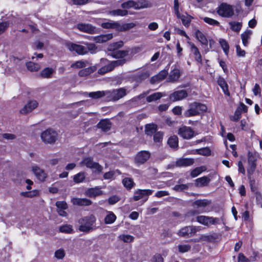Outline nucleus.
<instances>
[{
    "label": "nucleus",
    "mask_w": 262,
    "mask_h": 262,
    "mask_svg": "<svg viewBox=\"0 0 262 262\" xmlns=\"http://www.w3.org/2000/svg\"><path fill=\"white\" fill-rule=\"evenodd\" d=\"M96 219L93 215L81 218L78 220V230L83 232L89 233L95 229L94 224Z\"/></svg>",
    "instance_id": "1"
},
{
    "label": "nucleus",
    "mask_w": 262,
    "mask_h": 262,
    "mask_svg": "<svg viewBox=\"0 0 262 262\" xmlns=\"http://www.w3.org/2000/svg\"><path fill=\"white\" fill-rule=\"evenodd\" d=\"M135 26V24L133 23L121 25L118 22L113 21L103 23L101 24V27L103 28L114 29L118 31H126L133 28Z\"/></svg>",
    "instance_id": "2"
},
{
    "label": "nucleus",
    "mask_w": 262,
    "mask_h": 262,
    "mask_svg": "<svg viewBox=\"0 0 262 262\" xmlns=\"http://www.w3.org/2000/svg\"><path fill=\"white\" fill-rule=\"evenodd\" d=\"M207 110V107L205 104L193 102L189 104V108L184 112V115L185 117H190L205 112Z\"/></svg>",
    "instance_id": "3"
},
{
    "label": "nucleus",
    "mask_w": 262,
    "mask_h": 262,
    "mask_svg": "<svg viewBox=\"0 0 262 262\" xmlns=\"http://www.w3.org/2000/svg\"><path fill=\"white\" fill-rule=\"evenodd\" d=\"M216 12L222 17L229 18L234 15V9L231 5L222 3L216 8Z\"/></svg>",
    "instance_id": "4"
},
{
    "label": "nucleus",
    "mask_w": 262,
    "mask_h": 262,
    "mask_svg": "<svg viewBox=\"0 0 262 262\" xmlns=\"http://www.w3.org/2000/svg\"><path fill=\"white\" fill-rule=\"evenodd\" d=\"M57 132L52 129H48L43 132L40 135L42 141L46 144H53L57 139Z\"/></svg>",
    "instance_id": "5"
},
{
    "label": "nucleus",
    "mask_w": 262,
    "mask_h": 262,
    "mask_svg": "<svg viewBox=\"0 0 262 262\" xmlns=\"http://www.w3.org/2000/svg\"><path fill=\"white\" fill-rule=\"evenodd\" d=\"M126 95V90L124 88L106 91V97L110 100H118Z\"/></svg>",
    "instance_id": "6"
},
{
    "label": "nucleus",
    "mask_w": 262,
    "mask_h": 262,
    "mask_svg": "<svg viewBox=\"0 0 262 262\" xmlns=\"http://www.w3.org/2000/svg\"><path fill=\"white\" fill-rule=\"evenodd\" d=\"M201 227L189 226L182 228L178 232V234L182 237H191L200 231Z\"/></svg>",
    "instance_id": "7"
},
{
    "label": "nucleus",
    "mask_w": 262,
    "mask_h": 262,
    "mask_svg": "<svg viewBox=\"0 0 262 262\" xmlns=\"http://www.w3.org/2000/svg\"><path fill=\"white\" fill-rule=\"evenodd\" d=\"M125 62L124 59H118L116 61H112L110 64L102 67L98 70V73L100 74H104L108 72L112 71L116 66L123 64Z\"/></svg>",
    "instance_id": "8"
},
{
    "label": "nucleus",
    "mask_w": 262,
    "mask_h": 262,
    "mask_svg": "<svg viewBox=\"0 0 262 262\" xmlns=\"http://www.w3.org/2000/svg\"><path fill=\"white\" fill-rule=\"evenodd\" d=\"M153 191L150 189H138L134 192L133 199L135 201H139L142 199H145L144 202L148 199V196L151 194Z\"/></svg>",
    "instance_id": "9"
},
{
    "label": "nucleus",
    "mask_w": 262,
    "mask_h": 262,
    "mask_svg": "<svg viewBox=\"0 0 262 262\" xmlns=\"http://www.w3.org/2000/svg\"><path fill=\"white\" fill-rule=\"evenodd\" d=\"M66 46L70 51L75 52L78 54L84 55L88 53L87 49L81 45L69 42L66 44Z\"/></svg>",
    "instance_id": "10"
},
{
    "label": "nucleus",
    "mask_w": 262,
    "mask_h": 262,
    "mask_svg": "<svg viewBox=\"0 0 262 262\" xmlns=\"http://www.w3.org/2000/svg\"><path fill=\"white\" fill-rule=\"evenodd\" d=\"M172 70L170 72L168 77V81L170 82L177 81L181 75L180 67L174 65L172 67Z\"/></svg>",
    "instance_id": "11"
},
{
    "label": "nucleus",
    "mask_w": 262,
    "mask_h": 262,
    "mask_svg": "<svg viewBox=\"0 0 262 262\" xmlns=\"http://www.w3.org/2000/svg\"><path fill=\"white\" fill-rule=\"evenodd\" d=\"M178 134L183 138L189 139L193 137L194 133L190 127L183 126L179 128Z\"/></svg>",
    "instance_id": "12"
},
{
    "label": "nucleus",
    "mask_w": 262,
    "mask_h": 262,
    "mask_svg": "<svg viewBox=\"0 0 262 262\" xmlns=\"http://www.w3.org/2000/svg\"><path fill=\"white\" fill-rule=\"evenodd\" d=\"M187 96V91L185 90H182L174 92L169 96V99L172 101H177L186 98Z\"/></svg>",
    "instance_id": "13"
},
{
    "label": "nucleus",
    "mask_w": 262,
    "mask_h": 262,
    "mask_svg": "<svg viewBox=\"0 0 262 262\" xmlns=\"http://www.w3.org/2000/svg\"><path fill=\"white\" fill-rule=\"evenodd\" d=\"M38 106V102L36 100L29 101L21 110L19 112L21 114L26 115L31 113Z\"/></svg>",
    "instance_id": "14"
},
{
    "label": "nucleus",
    "mask_w": 262,
    "mask_h": 262,
    "mask_svg": "<svg viewBox=\"0 0 262 262\" xmlns=\"http://www.w3.org/2000/svg\"><path fill=\"white\" fill-rule=\"evenodd\" d=\"M102 194L103 192L101 190V188L98 186L88 188L84 191V195L91 198H95Z\"/></svg>",
    "instance_id": "15"
},
{
    "label": "nucleus",
    "mask_w": 262,
    "mask_h": 262,
    "mask_svg": "<svg viewBox=\"0 0 262 262\" xmlns=\"http://www.w3.org/2000/svg\"><path fill=\"white\" fill-rule=\"evenodd\" d=\"M191 51L192 52L195 60L199 64L202 63V55L196 46L192 42H188Z\"/></svg>",
    "instance_id": "16"
},
{
    "label": "nucleus",
    "mask_w": 262,
    "mask_h": 262,
    "mask_svg": "<svg viewBox=\"0 0 262 262\" xmlns=\"http://www.w3.org/2000/svg\"><path fill=\"white\" fill-rule=\"evenodd\" d=\"M150 156L149 152L141 151L137 155L135 160L137 163H144L149 159Z\"/></svg>",
    "instance_id": "17"
},
{
    "label": "nucleus",
    "mask_w": 262,
    "mask_h": 262,
    "mask_svg": "<svg viewBox=\"0 0 262 262\" xmlns=\"http://www.w3.org/2000/svg\"><path fill=\"white\" fill-rule=\"evenodd\" d=\"M72 203L77 206H89L92 204L91 200L86 198H73L72 199Z\"/></svg>",
    "instance_id": "18"
},
{
    "label": "nucleus",
    "mask_w": 262,
    "mask_h": 262,
    "mask_svg": "<svg viewBox=\"0 0 262 262\" xmlns=\"http://www.w3.org/2000/svg\"><path fill=\"white\" fill-rule=\"evenodd\" d=\"M32 171L34 173L35 176L40 181H44L47 177V173L45 171L39 168L38 166H35L33 167Z\"/></svg>",
    "instance_id": "19"
},
{
    "label": "nucleus",
    "mask_w": 262,
    "mask_h": 262,
    "mask_svg": "<svg viewBox=\"0 0 262 262\" xmlns=\"http://www.w3.org/2000/svg\"><path fill=\"white\" fill-rule=\"evenodd\" d=\"M216 238V235L215 234H201L200 236L198 238L194 239V242H200L202 241L211 242L214 241Z\"/></svg>",
    "instance_id": "20"
},
{
    "label": "nucleus",
    "mask_w": 262,
    "mask_h": 262,
    "mask_svg": "<svg viewBox=\"0 0 262 262\" xmlns=\"http://www.w3.org/2000/svg\"><path fill=\"white\" fill-rule=\"evenodd\" d=\"M97 127L103 132H107L110 130L112 123L108 119L101 120L97 124Z\"/></svg>",
    "instance_id": "21"
},
{
    "label": "nucleus",
    "mask_w": 262,
    "mask_h": 262,
    "mask_svg": "<svg viewBox=\"0 0 262 262\" xmlns=\"http://www.w3.org/2000/svg\"><path fill=\"white\" fill-rule=\"evenodd\" d=\"M113 34L100 35L94 37L93 40L97 43H104L113 38Z\"/></svg>",
    "instance_id": "22"
},
{
    "label": "nucleus",
    "mask_w": 262,
    "mask_h": 262,
    "mask_svg": "<svg viewBox=\"0 0 262 262\" xmlns=\"http://www.w3.org/2000/svg\"><path fill=\"white\" fill-rule=\"evenodd\" d=\"M135 5L136 10L150 8L152 7V4L147 0H140L138 2H135Z\"/></svg>",
    "instance_id": "23"
},
{
    "label": "nucleus",
    "mask_w": 262,
    "mask_h": 262,
    "mask_svg": "<svg viewBox=\"0 0 262 262\" xmlns=\"http://www.w3.org/2000/svg\"><path fill=\"white\" fill-rule=\"evenodd\" d=\"M195 38L204 45H208V40L205 35L200 30L196 29L194 33Z\"/></svg>",
    "instance_id": "24"
},
{
    "label": "nucleus",
    "mask_w": 262,
    "mask_h": 262,
    "mask_svg": "<svg viewBox=\"0 0 262 262\" xmlns=\"http://www.w3.org/2000/svg\"><path fill=\"white\" fill-rule=\"evenodd\" d=\"M77 28L81 31L91 33L94 31L95 28L90 24H79L77 25Z\"/></svg>",
    "instance_id": "25"
},
{
    "label": "nucleus",
    "mask_w": 262,
    "mask_h": 262,
    "mask_svg": "<svg viewBox=\"0 0 262 262\" xmlns=\"http://www.w3.org/2000/svg\"><path fill=\"white\" fill-rule=\"evenodd\" d=\"M211 203V201L207 199L198 200L193 203L192 206L197 208L205 207Z\"/></svg>",
    "instance_id": "26"
},
{
    "label": "nucleus",
    "mask_w": 262,
    "mask_h": 262,
    "mask_svg": "<svg viewBox=\"0 0 262 262\" xmlns=\"http://www.w3.org/2000/svg\"><path fill=\"white\" fill-rule=\"evenodd\" d=\"M217 83L222 88L224 94L229 96L230 93L228 91V86L225 79L223 78H219L217 80Z\"/></svg>",
    "instance_id": "27"
},
{
    "label": "nucleus",
    "mask_w": 262,
    "mask_h": 262,
    "mask_svg": "<svg viewBox=\"0 0 262 262\" xmlns=\"http://www.w3.org/2000/svg\"><path fill=\"white\" fill-rule=\"evenodd\" d=\"M252 33V31L250 30H247L243 33L241 34V38L243 44L244 46H247L248 44V39Z\"/></svg>",
    "instance_id": "28"
},
{
    "label": "nucleus",
    "mask_w": 262,
    "mask_h": 262,
    "mask_svg": "<svg viewBox=\"0 0 262 262\" xmlns=\"http://www.w3.org/2000/svg\"><path fill=\"white\" fill-rule=\"evenodd\" d=\"M89 96L93 99H99L103 97V96H106V91H97L86 93Z\"/></svg>",
    "instance_id": "29"
},
{
    "label": "nucleus",
    "mask_w": 262,
    "mask_h": 262,
    "mask_svg": "<svg viewBox=\"0 0 262 262\" xmlns=\"http://www.w3.org/2000/svg\"><path fill=\"white\" fill-rule=\"evenodd\" d=\"M96 70V68L95 67H91L83 69L82 70H81L78 73L79 76L83 77V76H86L91 73H93L94 71H95Z\"/></svg>",
    "instance_id": "30"
},
{
    "label": "nucleus",
    "mask_w": 262,
    "mask_h": 262,
    "mask_svg": "<svg viewBox=\"0 0 262 262\" xmlns=\"http://www.w3.org/2000/svg\"><path fill=\"white\" fill-rule=\"evenodd\" d=\"M89 62L87 60H79L72 63L71 67L73 69H80L89 66Z\"/></svg>",
    "instance_id": "31"
},
{
    "label": "nucleus",
    "mask_w": 262,
    "mask_h": 262,
    "mask_svg": "<svg viewBox=\"0 0 262 262\" xmlns=\"http://www.w3.org/2000/svg\"><path fill=\"white\" fill-rule=\"evenodd\" d=\"M108 14L112 16H124L128 14V11L126 10L116 9L108 12Z\"/></svg>",
    "instance_id": "32"
},
{
    "label": "nucleus",
    "mask_w": 262,
    "mask_h": 262,
    "mask_svg": "<svg viewBox=\"0 0 262 262\" xmlns=\"http://www.w3.org/2000/svg\"><path fill=\"white\" fill-rule=\"evenodd\" d=\"M122 184L128 190L131 189L135 185L133 180L130 178H125L122 180Z\"/></svg>",
    "instance_id": "33"
},
{
    "label": "nucleus",
    "mask_w": 262,
    "mask_h": 262,
    "mask_svg": "<svg viewBox=\"0 0 262 262\" xmlns=\"http://www.w3.org/2000/svg\"><path fill=\"white\" fill-rule=\"evenodd\" d=\"M168 72L166 70L161 71L158 75L153 77L151 78V82L156 81H161L165 78V77L167 76Z\"/></svg>",
    "instance_id": "34"
},
{
    "label": "nucleus",
    "mask_w": 262,
    "mask_h": 262,
    "mask_svg": "<svg viewBox=\"0 0 262 262\" xmlns=\"http://www.w3.org/2000/svg\"><path fill=\"white\" fill-rule=\"evenodd\" d=\"M210 181V179L206 177L198 178L195 180V184L197 186L202 187L206 186Z\"/></svg>",
    "instance_id": "35"
},
{
    "label": "nucleus",
    "mask_w": 262,
    "mask_h": 262,
    "mask_svg": "<svg viewBox=\"0 0 262 262\" xmlns=\"http://www.w3.org/2000/svg\"><path fill=\"white\" fill-rule=\"evenodd\" d=\"M167 144L171 148H177L178 146V137L176 136H171L167 141Z\"/></svg>",
    "instance_id": "36"
},
{
    "label": "nucleus",
    "mask_w": 262,
    "mask_h": 262,
    "mask_svg": "<svg viewBox=\"0 0 262 262\" xmlns=\"http://www.w3.org/2000/svg\"><path fill=\"white\" fill-rule=\"evenodd\" d=\"M162 97H163V94L162 93H155L149 95V96L147 97L146 101L148 102H151L152 101H156L157 100L160 99Z\"/></svg>",
    "instance_id": "37"
},
{
    "label": "nucleus",
    "mask_w": 262,
    "mask_h": 262,
    "mask_svg": "<svg viewBox=\"0 0 262 262\" xmlns=\"http://www.w3.org/2000/svg\"><path fill=\"white\" fill-rule=\"evenodd\" d=\"M223 221V217L217 218L214 217L212 216H208V220L207 221V227L210 226V225H216L217 224H220V221Z\"/></svg>",
    "instance_id": "38"
},
{
    "label": "nucleus",
    "mask_w": 262,
    "mask_h": 262,
    "mask_svg": "<svg viewBox=\"0 0 262 262\" xmlns=\"http://www.w3.org/2000/svg\"><path fill=\"white\" fill-rule=\"evenodd\" d=\"M231 29L232 31L238 33L242 29V23L237 21H231L229 23Z\"/></svg>",
    "instance_id": "39"
},
{
    "label": "nucleus",
    "mask_w": 262,
    "mask_h": 262,
    "mask_svg": "<svg viewBox=\"0 0 262 262\" xmlns=\"http://www.w3.org/2000/svg\"><path fill=\"white\" fill-rule=\"evenodd\" d=\"M116 220V216L112 212H109L104 219L105 224H110L113 223Z\"/></svg>",
    "instance_id": "40"
},
{
    "label": "nucleus",
    "mask_w": 262,
    "mask_h": 262,
    "mask_svg": "<svg viewBox=\"0 0 262 262\" xmlns=\"http://www.w3.org/2000/svg\"><path fill=\"white\" fill-rule=\"evenodd\" d=\"M54 72L53 69L50 68H46L40 72V75L43 78H50Z\"/></svg>",
    "instance_id": "41"
},
{
    "label": "nucleus",
    "mask_w": 262,
    "mask_h": 262,
    "mask_svg": "<svg viewBox=\"0 0 262 262\" xmlns=\"http://www.w3.org/2000/svg\"><path fill=\"white\" fill-rule=\"evenodd\" d=\"M26 66L28 70L32 72L37 71L40 69V66L38 64L33 62H27Z\"/></svg>",
    "instance_id": "42"
},
{
    "label": "nucleus",
    "mask_w": 262,
    "mask_h": 262,
    "mask_svg": "<svg viewBox=\"0 0 262 262\" xmlns=\"http://www.w3.org/2000/svg\"><path fill=\"white\" fill-rule=\"evenodd\" d=\"M59 231L65 233H72L73 232V229L72 225L66 224L60 226Z\"/></svg>",
    "instance_id": "43"
},
{
    "label": "nucleus",
    "mask_w": 262,
    "mask_h": 262,
    "mask_svg": "<svg viewBox=\"0 0 262 262\" xmlns=\"http://www.w3.org/2000/svg\"><path fill=\"white\" fill-rule=\"evenodd\" d=\"M206 170V168L204 166L196 167L193 169L191 172V176L193 178L197 177L199 174Z\"/></svg>",
    "instance_id": "44"
},
{
    "label": "nucleus",
    "mask_w": 262,
    "mask_h": 262,
    "mask_svg": "<svg viewBox=\"0 0 262 262\" xmlns=\"http://www.w3.org/2000/svg\"><path fill=\"white\" fill-rule=\"evenodd\" d=\"M119 238L124 243H131L134 241L135 238L133 236L128 234L120 235Z\"/></svg>",
    "instance_id": "45"
},
{
    "label": "nucleus",
    "mask_w": 262,
    "mask_h": 262,
    "mask_svg": "<svg viewBox=\"0 0 262 262\" xmlns=\"http://www.w3.org/2000/svg\"><path fill=\"white\" fill-rule=\"evenodd\" d=\"M202 18L206 23L211 26H219L220 24L219 21L211 18L204 17H202Z\"/></svg>",
    "instance_id": "46"
},
{
    "label": "nucleus",
    "mask_w": 262,
    "mask_h": 262,
    "mask_svg": "<svg viewBox=\"0 0 262 262\" xmlns=\"http://www.w3.org/2000/svg\"><path fill=\"white\" fill-rule=\"evenodd\" d=\"M135 1L133 0H129L123 2L121 6L123 9H130L133 8L135 9Z\"/></svg>",
    "instance_id": "47"
},
{
    "label": "nucleus",
    "mask_w": 262,
    "mask_h": 262,
    "mask_svg": "<svg viewBox=\"0 0 262 262\" xmlns=\"http://www.w3.org/2000/svg\"><path fill=\"white\" fill-rule=\"evenodd\" d=\"M249 184L250 186L251 190L254 193H257L258 190V183L254 179H252L249 177Z\"/></svg>",
    "instance_id": "48"
},
{
    "label": "nucleus",
    "mask_w": 262,
    "mask_h": 262,
    "mask_svg": "<svg viewBox=\"0 0 262 262\" xmlns=\"http://www.w3.org/2000/svg\"><path fill=\"white\" fill-rule=\"evenodd\" d=\"M208 216H209L206 215H199L196 217V221L200 224L207 226Z\"/></svg>",
    "instance_id": "49"
},
{
    "label": "nucleus",
    "mask_w": 262,
    "mask_h": 262,
    "mask_svg": "<svg viewBox=\"0 0 262 262\" xmlns=\"http://www.w3.org/2000/svg\"><path fill=\"white\" fill-rule=\"evenodd\" d=\"M123 45V42L121 41L114 42L112 44H110L108 47V50L109 51H114L118 49L119 48H121Z\"/></svg>",
    "instance_id": "50"
},
{
    "label": "nucleus",
    "mask_w": 262,
    "mask_h": 262,
    "mask_svg": "<svg viewBox=\"0 0 262 262\" xmlns=\"http://www.w3.org/2000/svg\"><path fill=\"white\" fill-rule=\"evenodd\" d=\"M127 55V51L117 50L113 53V56L116 58H122Z\"/></svg>",
    "instance_id": "51"
},
{
    "label": "nucleus",
    "mask_w": 262,
    "mask_h": 262,
    "mask_svg": "<svg viewBox=\"0 0 262 262\" xmlns=\"http://www.w3.org/2000/svg\"><path fill=\"white\" fill-rule=\"evenodd\" d=\"M219 42L223 50H224L225 53L226 54V55H227L228 54L229 49V47L228 44V42L225 39H221L219 41Z\"/></svg>",
    "instance_id": "52"
},
{
    "label": "nucleus",
    "mask_w": 262,
    "mask_h": 262,
    "mask_svg": "<svg viewBox=\"0 0 262 262\" xmlns=\"http://www.w3.org/2000/svg\"><path fill=\"white\" fill-rule=\"evenodd\" d=\"M157 130V126L154 124H149L146 126L145 131L148 135H151L155 133Z\"/></svg>",
    "instance_id": "53"
},
{
    "label": "nucleus",
    "mask_w": 262,
    "mask_h": 262,
    "mask_svg": "<svg viewBox=\"0 0 262 262\" xmlns=\"http://www.w3.org/2000/svg\"><path fill=\"white\" fill-rule=\"evenodd\" d=\"M196 162L193 159L191 158H181L179 159L176 164H193Z\"/></svg>",
    "instance_id": "54"
},
{
    "label": "nucleus",
    "mask_w": 262,
    "mask_h": 262,
    "mask_svg": "<svg viewBox=\"0 0 262 262\" xmlns=\"http://www.w3.org/2000/svg\"><path fill=\"white\" fill-rule=\"evenodd\" d=\"M65 251L63 249H59L55 252V257L59 259L63 258L65 256Z\"/></svg>",
    "instance_id": "55"
},
{
    "label": "nucleus",
    "mask_w": 262,
    "mask_h": 262,
    "mask_svg": "<svg viewBox=\"0 0 262 262\" xmlns=\"http://www.w3.org/2000/svg\"><path fill=\"white\" fill-rule=\"evenodd\" d=\"M179 251L181 253L188 252L191 249V246L189 245H180L178 247Z\"/></svg>",
    "instance_id": "56"
},
{
    "label": "nucleus",
    "mask_w": 262,
    "mask_h": 262,
    "mask_svg": "<svg viewBox=\"0 0 262 262\" xmlns=\"http://www.w3.org/2000/svg\"><path fill=\"white\" fill-rule=\"evenodd\" d=\"M89 167L92 169L93 172L99 173L102 170V167L100 165H88Z\"/></svg>",
    "instance_id": "57"
},
{
    "label": "nucleus",
    "mask_w": 262,
    "mask_h": 262,
    "mask_svg": "<svg viewBox=\"0 0 262 262\" xmlns=\"http://www.w3.org/2000/svg\"><path fill=\"white\" fill-rule=\"evenodd\" d=\"M189 184H178L174 186L173 189L177 191H182L186 190L189 187Z\"/></svg>",
    "instance_id": "58"
},
{
    "label": "nucleus",
    "mask_w": 262,
    "mask_h": 262,
    "mask_svg": "<svg viewBox=\"0 0 262 262\" xmlns=\"http://www.w3.org/2000/svg\"><path fill=\"white\" fill-rule=\"evenodd\" d=\"M258 155L256 154L249 153L248 161L250 164H254L257 161Z\"/></svg>",
    "instance_id": "59"
},
{
    "label": "nucleus",
    "mask_w": 262,
    "mask_h": 262,
    "mask_svg": "<svg viewBox=\"0 0 262 262\" xmlns=\"http://www.w3.org/2000/svg\"><path fill=\"white\" fill-rule=\"evenodd\" d=\"M85 45H86L85 48L87 49L88 52L90 51L92 54L96 52L97 48L95 44L88 43Z\"/></svg>",
    "instance_id": "60"
},
{
    "label": "nucleus",
    "mask_w": 262,
    "mask_h": 262,
    "mask_svg": "<svg viewBox=\"0 0 262 262\" xmlns=\"http://www.w3.org/2000/svg\"><path fill=\"white\" fill-rule=\"evenodd\" d=\"M177 18H180L182 20V22L183 23V24L185 26H188L189 25V24L190 23V18L187 17V16H186L184 15H180V17H177Z\"/></svg>",
    "instance_id": "61"
},
{
    "label": "nucleus",
    "mask_w": 262,
    "mask_h": 262,
    "mask_svg": "<svg viewBox=\"0 0 262 262\" xmlns=\"http://www.w3.org/2000/svg\"><path fill=\"white\" fill-rule=\"evenodd\" d=\"M198 154L200 155H202L204 156H208L211 153V150L209 148L206 147L201 149H198L196 150Z\"/></svg>",
    "instance_id": "62"
},
{
    "label": "nucleus",
    "mask_w": 262,
    "mask_h": 262,
    "mask_svg": "<svg viewBox=\"0 0 262 262\" xmlns=\"http://www.w3.org/2000/svg\"><path fill=\"white\" fill-rule=\"evenodd\" d=\"M241 110L237 109L235 112L234 116L231 117V120L233 121H237L241 118Z\"/></svg>",
    "instance_id": "63"
},
{
    "label": "nucleus",
    "mask_w": 262,
    "mask_h": 262,
    "mask_svg": "<svg viewBox=\"0 0 262 262\" xmlns=\"http://www.w3.org/2000/svg\"><path fill=\"white\" fill-rule=\"evenodd\" d=\"M120 200V198L117 195H113L108 199V202L111 205H114Z\"/></svg>",
    "instance_id": "64"
}]
</instances>
